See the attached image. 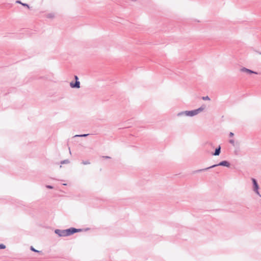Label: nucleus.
I'll return each mask as SVG.
<instances>
[{"label":"nucleus","instance_id":"nucleus-9","mask_svg":"<svg viewBox=\"0 0 261 261\" xmlns=\"http://www.w3.org/2000/svg\"><path fill=\"white\" fill-rule=\"evenodd\" d=\"M88 135H89V134H83V135H76L74 137H86Z\"/></svg>","mask_w":261,"mask_h":261},{"label":"nucleus","instance_id":"nucleus-19","mask_svg":"<svg viewBox=\"0 0 261 261\" xmlns=\"http://www.w3.org/2000/svg\"><path fill=\"white\" fill-rule=\"evenodd\" d=\"M46 187L47 188H49V189H53V187L52 186H49V185L46 186Z\"/></svg>","mask_w":261,"mask_h":261},{"label":"nucleus","instance_id":"nucleus-1","mask_svg":"<svg viewBox=\"0 0 261 261\" xmlns=\"http://www.w3.org/2000/svg\"><path fill=\"white\" fill-rule=\"evenodd\" d=\"M205 108V106L204 105L202 106L200 108L197 109L192 110V111H186L185 112H182L178 114V116L181 115L182 114H185L188 116H194L195 115H197L199 113L203 111Z\"/></svg>","mask_w":261,"mask_h":261},{"label":"nucleus","instance_id":"nucleus-15","mask_svg":"<svg viewBox=\"0 0 261 261\" xmlns=\"http://www.w3.org/2000/svg\"><path fill=\"white\" fill-rule=\"evenodd\" d=\"M31 250L34 252H39V251L36 250L34 248H33L32 246L31 247Z\"/></svg>","mask_w":261,"mask_h":261},{"label":"nucleus","instance_id":"nucleus-2","mask_svg":"<svg viewBox=\"0 0 261 261\" xmlns=\"http://www.w3.org/2000/svg\"><path fill=\"white\" fill-rule=\"evenodd\" d=\"M218 166H225V167H228L230 166V164H229V163L228 162H227L226 161H222V162H220L218 164L212 165V166H211L210 167H207V168H204V169L198 170L197 171V172H201V171H202L208 170V169H211V168H213L214 167H215Z\"/></svg>","mask_w":261,"mask_h":261},{"label":"nucleus","instance_id":"nucleus-13","mask_svg":"<svg viewBox=\"0 0 261 261\" xmlns=\"http://www.w3.org/2000/svg\"><path fill=\"white\" fill-rule=\"evenodd\" d=\"M6 248V246L4 244H0V249H5Z\"/></svg>","mask_w":261,"mask_h":261},{"label":"nucleus","instance_id":"nucleus-14","mask_svg":"<svg viewBox=\"0 0 261 261\" xmlns=\"http://www.w3.org/2000/svg\"><path fill=\"white\" fill-rule=\"evenodd\" d=\"M229 143L230 144H231L232 145H234V141L232 139H231L229 140Z\"/></svg>","mask_w":261,"mask_h":261},{"label":"nucleus","instance_id":"nucleus-22","mask_svg":"<svg viewBox=\"0 0 261 261\" xmlns=\"http://www.w3.org/2000/svg\"><path fill=\"white\" fill-rule=\"evenodd\" d=\"M103 158H106V159H109L110 158L109 156H103Z\"/></svg>","mask_w":261,"mask_h":261},{"label":"nucleus","instance_id":"nucleus-5","mask_svg":"<svg viewBox=\"0 0 261 261\" xmlns=\"http://www.w3.org/2000/svg\"><path fill=\"white\" fill-rule=\"evenodd\" d=\"M240 71L243 72H246L248 74H252V73H254V74H261V73H258L257 72L254 71L253 70H251L246 68L245 67L242 68L240 69Z\"/></svg>","mask_w":261,"mask_h":261},{"label":"nucleus","instance_id":"nucleus-7","mask_svg":"<svg viewBox=\"0 0 261 261\" xmlns=\"http://www.w3.org/2000/svg\"><path fill=\"white\" fill-rule=\"evenodd\" d=\"M70 86L71 88H79L80 87V82L79 81H75V83L71 82Z\"/></svg>","mask_w":261,"mask_h":261},{"label":"nucleus","instance_id":"nucleus-10","mask_svg":"<svg viewBox=\"0 0 261 261\" xmlns=\"http://www.w3.org/2000/svg\"><path fill=\"white\" fill-rule=\"evenodd\" d=\"M69 163V161L68 160H63V161H61V164H68Z\"/></svg>","mask_w":261,"mask_h":261},{"label":"nucleus","instance_id":"nucleus-17","mask_svg":"<svg viewBox=\"0 0 261 261\" xmlns=\"http://www.w3.org/2000/svg\"><path fill=\"white\" fill-rule=\"evenodd\" d=\"M22 5H23V6L27 7L28 8H29V6L27 4L22 3Z\"/></svg>","mask_w":261,"mask_h":261},{"label":"nucleus","instance_id":"nucleus-11","mask_svg":"<svg viewBox=\"0 0 261 261\" xmlns=\"http://www.w3.org/2000/svg\"><path fill=\"white\" fill-rule=\"evenodd\" d=\"M202 98L203 100H210V97L208 96H203V97H202Z\"/></svg>","mask_w":261,"mask_h":261},{"label":"nucleus","instance_id":"nucleus-23","mask_svg":"<svg viewBox=\"0 0 261 261\" xmlns=\"http://www.w3.org/2000/svg\"><path fill=\"white\" fill-rule=\"evenodd\" d=\"M260 54H261V53H260Z\"/></svg>","mask_w":261,"mask_h":261},{"label":"nucleus","instance_id":"nucleus-3","mask_svg":"<svg viewBox=\"0 0 261 261\" xmlns=\"http://www.w3.org/2000/svg\"><path fill=\"white\" fill-rule=\"evenodd\" d=\"M251 180H252V184H253L252 188H253V191L259 197H261V195L260 194L259 192V186L258 185V183H257L256 180L254 178H252Z\"/></svg>","mask_w":261,"mask_h":261},{"label":"nucleus","instance_id":"nucleus-12","mask_svg":"<svg viewBox=\"0 0 261 261\" xmlns=\"http://www.w3.org/2000/svg\"><path fill=\"white\" fill-rule=\"evenodd\" d=\"M82 164L84 165H88L90 164V162L89 161H83Z\"/></svg>","mask_w":261,"mask_h":261},{"label":"nucleus","instance_id":"nucleus-20","mask_svg":"<svg viewBox=\"0 0 261 261\" xmlns=\"http://www.w3.org/2000/svg\"><path fill=\"white\" fill-rule=\"evenodd\" d=\"M233 136V134L232 133L230 132V134H229V136H230V137H232Z\"/></svg>","mask_w":261,"mask_h":261},{"label":"nucleus","instance_id":"nucleus-4","mask_svg":"<svg viewBox=\"0 0 261 261\" xmlns=\"http://www.w3.org/2000/svg\"><path fill=\"white\" fill-rule=\"evenodd\" d=\"M65 232L66 234V236H70L75 232H79L80 231V229H77L74 228H70L69 229H65Z\"/></svg>","mask_w":261,"mask_h":261},{"label":"nucleus","instance_id":"nucleus-16","mask_svg":"<svg viewBox=\"0 0 261 261\" xmlns=\"http://www.w3.org/2000/svg\"><path fill=\"white\" fill-rule=\"evenodd\" d=\"M47 17L48 18H53L54 17V15L52 14H49L47 15Z\"/></svg>","mask_w":261,"mask_h":261},{"label":"nucleus","instance_id":"nucleus-8","mask_svg":"<svg viewBox=\"0 0 261 261\" xmlns=\"http://www.w3.org/2000/svg\"><path fill=\"white\" fill-rule=\"evenodd\" d=\"M221 152V146L219 145L218 147H217L216 149L215 152L213 153V155L217 156L219 155Z\"/></svg>","mask_w":261,"mask_h":261},{"label":"nucleus","instance_id":"nucleus-21","mask_svg":"<svg viewBox=\"0 0 261 261\" xmlns=\"http://www.w3.org/2000/svg\"><path fill=\"white\" fill-rule=\"evenodd\" d=\"M16 3H19V4H21L22 5V3L20 1H16Z\"/></svg>","mask_w":261,"mask_h":261},{"label":"nucleus","instance_id":"nucleus-18","mask_svg":"<svg viewBox=\"0 0 261 261\" xmlns=\"http://www.w3.org/2000/svg\"><path fill=\"white\" fill-rule=\"evenodd\" d=\"M74 79H75V81H78L79 79H78L77 76L75 75V76H74Z\"/></svg>","mask_w":261,"mask_h":261},{"label":"nucleus","instance_id":"nucleus-6","mask_svg":"<svg viewBox=\"0 0 261 261\" xmlns=\"http://www.w3.org/2000/svg\"><path fill=\"white\" fill-rule=\"evenodd\" d=\"M55 232L60 237H66L65 230L57 229L55 230Z\"/></svg>","mask_w":261,"mask_h":261}]
</instances>
